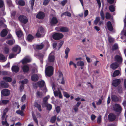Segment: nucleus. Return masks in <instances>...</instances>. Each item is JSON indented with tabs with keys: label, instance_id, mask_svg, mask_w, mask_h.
I'll return each mask as SVG.
<instances>
[{
	"label": "nucleus",
	"instance_id": "nucleus-64",
	"mask_svg": "<svg viewBox=\"0 0 126 126\" xmlns=\"http://www.w3.org/2000/svg\"><path fill=\"white\" fill-rule=\"evenodd\" d=\"M84 17H86L87 16L88 14V11L87 10H85L84 12Z\"/></svg>",
	"mask_w": 126,
	"mask_h": 126
},
{
	"label": "nucleus",
	"instance_id": "nucleus-50",
	"mask_svg": "<svg viewBox=\"0 0 126 126\" xmlns=\"http://www.w3.org/2000/svg\"><path fill=\"white\" fill-rule=\"evenodd\" d=\"M32 116H33V119L34 121H35V122L37 124V125H38V121L37 120L36 117L34 115H33V114H32Z\"/></svg>",
	"mask_w": 126,
	"mask_h": 126
},
{
	"label": "nucleus",
	"instance_id": "nucleus-37",
	"mask_svg": "<svg viewBox=\"0 0 126 126\" xmlns=\"http://www.w3.org/2000/svg\"><path fill=\"white\" fill-rule=\"evenodd\" d=\"M38 85L41 87H42L45 84V82L43 80H42L39 81L38 83Z\"/></svg>",
	"mask_w": 126,
	"mask_h": 126
},
{
	"label": "nucleus",
	"instance_id": "nucleus-34",
	"mask_svg": "<svg viewBox=\"0 0 126 126\" xmlns=\"http://www.w3.org/2000/svg\"><path fill=\"white\" fill-rule=\"evenodd\" d=\"M44 47V45L42 44L40 45H37L36 46V48L38 49H41Z\"/></svg>",
	"mask_w": 126,
	"mask_h": 126
},
{
	"label": "nucleus",
	"instance_id": "nucleus-21",
	"mask_svg": "<svg viewBox=\"0 0 126 126\" xmlns=\"http://www.w3.org/2000/svg\"><path fill=\"white\" fill-rule=\"evenodd\" d=\"M118 66V64L115 63L111 64L110 65V67L113 69H115Z\"/></svg>",
	"mask_w": 126,
	"mask_h": 126
},
{
	"label": "nucleus",
	"instance_id": "nucleus-1",
	"mask_svg": "<svg viewBox=\"0 0 126 126\" xmlns=\"http://www.w3.org/2000/svg\"><path fill=\"white\" fill-rule=\"evenodd\" d=\"M53 67L51 66H49L46 68L45 73L47 76L50 77L53 74Z\"/></svg>",
	"mask_w": 126,
	"mask_h": 126
},
{
	"label": "nucleus",
	"instance_id": "nucleus-18",
	"mask_svg": "<svg viewBox=\"0 0 126 126\" xmlns=\"http://www.w3.org/2000/svg\"><path fill=\"white\" fill-rule=\"evenodd\" d=\"M16 34L17 36L19 39L21 38H22L23 37V34L22 32L20 31H19L16 32Z\"/></svg>",
	"mask_w": 126,
	"mask_h": 126
},
{
	"label": "nucleus",
	"instance_id": "nucleus-38",
	"mask_svg": "<svg viewBox=\"0 0 126 126\" xmlns=\"http://www.w3.org/2000/svg\"><path fill=\"white\" fill-rule=\"evenodd\" d=\"M77 64L78 66H83L84 65V63L83 61H79L77 62Z\"/></svg>",
	"mask_w": 126,
	"mask_h": 126
},
{
	"label": "nucleus",
	"instance_id": "nucleus-58",
	"mask_svg": "<svg viewBox=\"0 0 126 126\" xmlns=\"http://www.w3.org/2000/svg\"><path fill=\"white\" fill-rule=\"evenodd\" d=\"M67 1V0H64L61 2V4L63 6H64L66 3Z\"/></svg>",
	"mask_w": 126,
	"mask_h": 126
},
{
	"label": "nucleus",
	"instance_id": "nucleus-22",
	"mask_svg": "<svg viewBox=\"0 0 126 126\" xmlns=\"http://www.w3.org/2000/svg\"><path fill=\"white\" fill-rule=\"evenodd\" d=\"M38 79V77L37 75L34 74L31 77V79L33 81H36Z\"/></svg>",
	"mask_w": 126,
	"mask_h": 126
},
{
	"label": "nucleus",
	"instance_id": "nucleus-24",
	"mask_svg": "<svg viewBox=\"0 0 126 126\" xmlns=\"http://www.w3.org/2000/svg\"><path fill=\"white\" fill-rule=\"evenodd\" d=\"M22 69L24 72H27L29 71V68L27 65H24L22 67Z\"/></svg>",
	"mask_w": 126,
	"mask_h": 126
},
{
	"label": "nucleus",
	"instance_id": "nucleus-7",
	"mask_svg": "<svg viewBox=\"0 0 126 126\" xmlns=\"http://www.w3.org/2000/svg\"><path fill=\"white\" fill-rule=\"evenodd\" d=\"M55 60V57L53 53L51 52L49 55L48 60V62L50 63H53L54 62Z\"/></svg>",
	"mask_w": 126,
	"mask_h": 126
},
{
	"label": "nucleus",
	"instance_id": "nucleus-53",
	"mask_svg": "<svg viewBox=\"0 0 126 126\" xmlns=\"http://www.w3.org/2000/svg\"><path fill=\"white\" fill-rule=\"evenodd\" d=\"M55 110L57 113H59L60 110V107L57 106L55 108Z\"/></svg>",
	"mask_w": 126,
	"mask_h": 126
},
{
	"label": "nucleus",
	"instance_id": "nucleus-62",
	"mask_svg": "<svg viewBox=\"0 0 126 126\" xmlns=\"http://www.w3.org/2000/svg\"><path fill=\"white\" fill-rule=\"evenodd\" d=\"M35 0H32L31 2V7L32 9H33L34 5Z\"/></svg>",
	"mask_w": 126,
	"mask_h": 126
},
{
	"label": "nucleus",
	"instance_id": "nucleus-11",
	"mask_svg": "<svg viewBox=\"0 0 126 126\" xmlns=\"http://www.w3.org/2000/svg\"><path fill=\"white\" fill-rule=\"evenodd\" d=\"M13 51L16 52V54H18L20 52L21 49L20 47L16 45L12 49Z\"/></svg>",
	"mask_w": 126,
	"mask_h": 126
},
{
	"label": "nucleus",
	"instance_id": "nucleus-52",
	"mask_svg": "<svg viewBox=\"0 0 126 126\" xmlns=\"http://www.w3.org/2000/svg\"><path fill=\"white\" fill-rule=\"evenodd\" d=\"M110 15L109 13H107L106 14V18L107 19H109L110 17Z\"/></svg>",
	"mask_w": 126,
	"mask_h": 126
},
{
	"label": "nucleus",
	"instance_id": "nucleus-15",
	"mask_svg": "<svg viewBox=\"0 0 126 126\" xmlns=\"http://www.w3.org/2000/svg\"><path fill=\"white\" fill-rule=\"evenodd\" d=\"M44 16V13L42 12H39L36 16L37 18L41 19H43Z\"/></svg>",
	"mask_w": 126,
	"mask_h": 126
},
{
	"label": "nucleus",
	"instance_id": "nucleus-49",
	"mask_svg": "<svg viewBox=\"0 0 126 126\" xmlns=\"http://www.w3.org/2000/svg\"><path fill=\"white\" fill-rule=\"evenodd\" d=\"M9 50L8 48L5 47L4 49L3 52L6 54H7L8 53Z\"/></svg>",
	"mask_w": 126,
	"mask_h": 126
},
{
	"label": "nucleus",
	"instance_id": "nucleus-13",
	"mask_svg": "<svg viewBox=\"0 0 126 126\" xmlns=\"http://www.w3.org/2000/svg\"><path fill=\"white\" fill-rule=\"evenodd\" d=\"M31 61V58L29 56H26L25 57L22 61L23 64L25 63L30 62Z\"/></svg>",
	"mask_w": 126,
	"mask_h": 126
},
{
	"label": "nucleus",
	"instance_id": "nucleus-61",
	"mask_svg": "<svg viewBox=\"0 0 126 126\" xmlns=\"http://www.w3.org/2000/svg\"><path fill=\"white\" fill-rule=\"evenodd\" d=\"M4 5V2L2 0H0V8L2 7Z\"/></svg>",
	"mask_w": 126,
	"mask_h": 126
},
{
	"label": "nucleus",
	"instance_id": "nucleus-25",
	"mask_svg": "<svg viewBox=\"0 0 126 126\" xmlns=\"http://www.w3.org/2000/svg\"><path fill=\"white\" fill-rule=\"evenodd\" d=\"M111 99L112 101L115 102L118 101L119 100V98L116 96L114 95H112Z\"/></svg>",
	"mask_w": 126,
	"mask_h": 126
},
{
	"label": "nucleus",
	"instance_id": "nucleus-19",
	"mask_svg": "<svg viewBox=\"0 0 126 126\" xmlns=\"http://www.w3.org/2000/svg\"><path fill=\"white\" fill-rule=\"evenodd\" d=\"M107 25L108 30L110 31H112L113 30V27L111 22L109 21L107 22Z\"/></svg>",
	"mask_w": 126,
	"mask_h": 126
},
{
	"label": "nucleus",
	"instance_id": "nucleus-39",
	"mask_svg": "<svg viewBox=\"0 0 126 126\" xmlns=\"http://www.w3.org/2000/svg\"><path fill=\"white\" fill-rule=\"evenodd\" d=\"M23 112V110H19L16 111V112L17 114H19L21 116H23L24 115Z\"/></svg>",
	"mask_w": 126,
	"mask_h": 126
},
{
	"label": "nucleus",
	"instance_id": "nucleus-27",
	"mask_svg": "<svg viewBox=\"0 0 126 126\" xmlns=\"http://www.w3.org/2000/svg\"><path fill=\"white\" fill-rule=\"evenodd\" d=\"M50 96L48 95L47 96L45 97L43 99V104L44 105H46L47 103V101L48 99L49 98Z\"/></svg>",
	"mask_w": 126,
	"mask_h": 126
},
{
	"label": "nucleus",
	"instance_id": "nucleus-5",
	"mask_svg": "<svg viewBox=\"0 0 126 126\" xmlns=\"http://www.w3.org/2000/svg\"><path fill=\"white\" fill-rule=\"evenodd\" d=\"M63 36V35L61 33H57L53 35V38L56 40H58L62 38Z\"/></svg>",
	"mask_w": 126,
	"mask_h": 126
},
{
	"label": "nucleus",
	"instance_id": "nucleus-35",
	"mask_svg": "<svg viewBox=\"0 0 126 126\" xmlns=\"http://www.w3.org/2000/svg\"><path fill=\"white\" fill-rule=\"evenodd\" d=\"M34 106L35 107L37 108L39 111H41L42 110L41 109L40 105L38 104L37 102H36L34 103Z\"/></svg>",
	"mask_w": 126,
	"mask_h": 126
},
{
	"label": "nucleus",
	"instance_id": "nucleus-6",
	"mask_svg": "<svg viewBox=\"0 0 126 126\" xmlns=\"http://www.w3.org/2000/svg\"><path fill=\"white\" fill-rule=\"evenodd\" d=\"M18 19L21 22L24 24L26 23L28 21L27 17L22 15L18 17Z\"/></svg>",
	"mask_w": 126,
	"mask_h": 126
},
{
	"label": "nucleus",
	"instance_id": "nucleus-44",
	"mask_svg": "<svg viewBox=\"0 0 126 126\" xmlns=\"http://www.w3.org/2000/svg\"><path fill=\"white\" fill-rule=\"evenodd\" d=\"M66 15L69 17H70L71 16V13L70 12H66L62 14L61 16H62V15Z\"/></svg>",
	"mask_w": 126,
	"mask_h": 126
},
{
	"label": "nucleus",
	"instance_id": "nucleus-48",
	"mask_svg": "<svg viewBox=\"0 0 126 126\" xmlns=\"http://www.w3.org/2000/svg\"><path fill=\"white\" fill-rule=\"evenodd\" d=\"M50 0H44L43 2V4L44 5H47Z\"/></svg>",
	"mask_w": 126,
	"mask_h": 126
},
{
	"label": "nucleus",
	"instance_id": "nucleus-60",
	"mask_svg": "<svg viewBox=\"0 0 126 126\" xmlns=\"http://www.w3.org/2000/svg\"><path fill=\"white\" fill-rule=\"evenodd\" d=\"M8 74V72L6 71H2L1 72V74L3 75H6Z\"/></svg>",
	"mask_w": 126,
	"mask_h": 126
},
{
	"label": "nucleus",
	"instance_id": "nucleus-43",
	"mask_svg": "<svg viewBox=\"0 0 126 126\" xmlns=\"http://www.w3.org/2000/svg\"><path fill=\"white\" fill-rule=\"evenodd\" d=\"M45 106L47 108V109L49 110H50L52 108V106L51 105L49 104H47L46 105H45Z\"/></svg>",
	"mask_w": 126,
	"mask_h": 126
},
{
	"label": "nucleus",
	"instance_id": "nucleus-12",
	"mask_svg": "<svg viewBox=\"0 0 126 126\" xmlns=\"http://www.w3.org/2000/svg\"><path fill=\"white\" fill-rule=\"evenodd\" d=\"M121 80L120 79H117L113 80L112 84L113 86L116 87L120 83Z\"/></svg>",
	"mask_w": 126,
	"mask_h": 126
},
{
	"label": "nucleus",
	"instance_id": "nucleus-9",
	"mask_svg": "<svg viewBox=\"0 0 126 126\" xmlns=\"http://www.w3.org/2000/svg\"><path fill=\"white\" fill-rule=\"evenodd\" d=\"M58 22V20L57 18L54 17H53L51 19L50 21V25L52 26H54Z\"/></svg>",
	"mask_w": 126,
	"mask_h": 126
},
{
	"label": "nucleus",
	"instance_id": "nucleus-40",
	"mask_svg": "<svg viewBox=\"0 0 126 126\" xmlns=\"http://www.w3.org/2000/svg\"><path fill=\"white\" fill-rule=\"evenodd\" d=\"M18 3L20 5L23 6L25 5V3L24 1L22 0H20L18 1Z\"/></svg>",
	"mask_w": 126,
	"mask_h": 126
},
{
	"label": "nucleus",
	"instance_id": "nucleus-30",
	"mask_svg": "<svg viewBox=\"0 0 126 126\" xmlns=\"http://www.w3.org/2000/svg\"><path fill=\"white\" fill-rule=\"evenodd\" d=\"M15 40L13 39L12 40H9L7 41L6 43L10 45H13L15 43Z\"/></svg>",
	"mask_w": 126,
	"mask_h": 126
},
{
	"label": "nucleus",
	"instance_id": "nucleus-33",
	"mask_svg": "<svg viewBox=\"0 0 126 126\" xmlns=\"http://www.w3.org/2000/svg\"><path fill=\"white\" fill-rule=\"evenodd\" d=\"M120 74V72L119 70H116L113 73L112 76L115 77L118 76Z\"/></svg>",
	"mask_w": 126,
	"mask_h": 126
},
{
	"label": "nucleus",
	"instance_id": "nucleus-47",
	"mask_svg": "<svg viewBox=\"0 0 126 126\" xmlns=\"http://www.w3.org/2000/svg\"><path fill=\"white\" fill-rule=\"evenodd\" d=\"M109 9L111 12H113L114 11V7L113 5H110L109 7Z\"/></svg>",
	"mask_w": 126,
	"mask_h": 126
},
{
	"label": "nucleus",
	"instance_id": "nucleus-4",
	"mask_svg": "<svg viewBox=\"0 0 126 126\" xmlns=\"http://www.w3.org/2000/svg\"><path fill=\"white\" fill-rule=\"evenodd\" d=\"M52 88L53 90L54 91V93L55 96L56 97L59 95L60 98H62V96L61 93L59 89H58L57 91H55V90L56 89V86L54 85L53 86Z\"/></svg>",
	"mask_w": 126,
	"mask_h": 126
},
{
	"label": "nucleus",
	"instance_id": "nucleus-23",
	"mask_svg": "<svg viewBox=\"0 0 126 126\" xmlns=\"http://www.w3.org/2000/svg\"><path fill=\"white\" fill-rule=\"evenodd\" d=\"M7 31L5 29H3L1 32V36L2 37H5L7 35Z\"/></svg>",
	"mask_w": 126,
	"mask_h": 126
},
{
	"label": "nucleus",
	"instance_id": "nucleus-16",
	"mask_svg": "<svg viewBox=\"0 0 126 126\" xmlns=\"http://www.w3.org/2000/svg\"><path fill=\"white\" fill-rule=\"evenodd\" d=\"M115 115L113 114L110 113L108 115L109 119L110 121H113L115 120Z\"/></svg>",
	"mask_w": 126,
	"mask_h": 126
},
{
	"label": "nucleus",
	"instance_id": "nucleus-41",
	"mask_svg": "<svg viewBox=\"0 0 126 126\" xmlns=\"http://www.w3.org/2000/svg\"><path fill=\"white\" fill-rule=\"evenodd\" d=\"M1 86L2 87L6 88L8 87L9 86L8 83H7L5 82L4 83H1Z\"/></svg>",
	"mask_w": 126,
	"mask_h": 126
},
{
	"label": "nucleus",
	"instance_id": "nucleus-63",
	"mask_svg": "<svg viewBox=\"0 0 126 126\" xmlns=\"http://www.w3.org/2000/svg\"><path fill=\"white\" fill-rule=\"evenodd\" d=\"M70 51V50L69 48L68 47L66 48L65 50V54H68V53Z\"/></svg>",
	"mask_w": 126,
	"mask_h": 126
},
{
	"label": "nucleus",
	"instance_id": "nucleus-14",
	"mask_svg": "<svg viewBox=\"0 0 126 126\" xmlns=\"http://www.w3.org/2000/svg\"><path fill=\"white\" fill-rule=\"evenodd\" d=\"M55 29L58 31H60L63 32H68V28L65 27H62L61 28H56Z\"/></svg>",
	"mask_w": 126,
	"mask_h": 126
},
{
	"label": "nucleus",
	"instance_id": "nucleus-20",
	"mask_svg": "<svg viewBox=\"0 0 126 126\" xmlns=\"http://www.w3.org/2000/svg\"><path fill=\"white\" fill-rule=\"evenodd\" d=\"M115 59L116 61L119 63H121L122 61V57L118 55H116L115 56Z\"/></svg>",
	"mask_w": 126,
	"mask_h": 126
},
{
	"label": "nucleus",
	"instance_id": "nucleus-31",
	"mask_svg": "<svg viewBox=\"0 0 126 126\" xmlns=\"http://www.w3.org/2000/svg\"><path fill=\"white\" fill-rule=\"evenodd\" d=\"M6 60V58L2 54H0V60L2 61L3 62L5 61Z\"/></svg>",
	"mask_w": 126,
	"mask_h": 126
},
{
	"label": "nucleus",
	"instance_id": "nucleus-29",
	"mask_svg": "<svg viewBox=\"0 0 126 126\" xmlns=\"http://www.w3.org/2000/svg\"><path fill=\"white\" fill-rule=\"evenodd\" d=\"M1 123L2 125L5 126H9V125L7 122L6 118L5 119L4 121L2 120L1 121Z\"/></svg>",
	"mask_w": 126,
	"mask_h": 126
},
{
	"label": "nucleus",
	"instance_id": "nucleus-54",
	"mask_svg": "<svg viewBox=\"0 0 126 126\" xmlns=\"http://www.w3.org/2000/svg\"><path fill=\"white\" fill-rule=\"evenodd\" d=\"M28 82V80L27 79H24L22 81H21V83L23 85V84H26Z\"/></svg>",
	"mask_w": 126,
	"mask_h": 126
},
{
	"label": "nucleus",
	"instance_id": "nucleus-10",
	"mask_svg": "<svg viewBox=\"0 0 126 126\" xmlns=\"http://www.w3.org/2000/svg\"><path fill=\"white\" fill-rule=\"evenodd\" d=\"M2 94L4 96H7L9 95L10 94V91L7 89H4L2 90L1 92Z\"/></svg>",
	"mask_w": 126,
	"mask_h": 126
},
{
	"label": "nucleus",
	"instance_id": "nucleus-26",
	"mask_svg": "<svg viewBox=\"0 0 126 126\" xmlns=\"http://www.w3.org/2000/svg\"><path fill=\"white\" fill-rule=\"evenodd\" d=\"M44 95V94L42 92L39 91H37L36 93V96L38 97H41Z\"/></svg>",
	"mask_w": 126,
	"mask_h": 126
},
{
	"label": "nucleus",
	"instance_id": "nucleus-56",
	"mask_svg": "<svg viewBox=\"0 0 126 126\" xmlns=\"http://www.w3.org/2000/svg\"><path fill=\"white\" fill-rule=\"evenodd\" d=\"M73 65L75 68H77V66L76 64L74 63L72 61H70L69 63V65Z\"/></svg>",
	"mask_w": 126,
	"mask_h": 126
},
{
	"label": "nucleus",
	"instance_id": "nucleus-28",
	"mask_svg": "<svg viewBox=\"0 0 126 126\" xmlns=\"http://www.w3.org/2000/svg\"><path fill=\"white\" fill-rule=\"evenodd\" d=\"M3 79L5 81L11 82L12 80V79L10 77H5L3 78Z\"/></svg>",
	"mask_w": 126,
	"mask_h": 126
},
{
	"label": "nucleus",
	"instance_id": "nucleus-17",
	"mask_svg": "<svg viewBox=\"0 0 126 126\" xmlns=\"http://www.w3.org/2000/svg\"><path fill=\"white\" fill-rule=\"evenodd\" d=\"M12 71L16 73H17L19 71V68L17 66L14 65L12 67Z\"/></svg>",
	"mask_w": 126,
	"mask_h": 126
},
{
	"label": "nucleus",
	"instance_id": "nucleus-45",
	"mask_svg": "<svg viewBox=\"0 0 126 126\" xmlns=\"http://www.w3.org/2000/svg\"><path fill=\"white\" fill-rule=\"evenodd\" d=\"M9 101V100H2V104L4 105L8 103Z\"/></svg>",
	"mask_w": 126,
	"mask_h": 126
},
{
	"label": "nucleus",
	"instance_id": "nucleus-36",
	"mask_svg": "<svg viewBox=\"0 0 126 126\" xmlns=\"http://www.w3.org/2000/svg\"><path fill=\"white\" fill-rule=\"evenodd\" d=\"M100 17H96L94 21V24L95 25H97L98 22L100 21Z\"/></svg>",
	"mask_w": 126,
	"mask_h": 126
},
{
	"label": "nucleus",
	"instance_id": "nucleus-51",
	"mask_svg": "<svg viewBox=\"0 0 126 126\" xmlns=\"http://www.w3.org/2000/svg\"><path fill=\"white\" fill-rule=\"evenodd\" d=\"M16 54L13 53L9 55V58L10 59H11L14 58L16 57Z\"/></svg>",
	"mask_w": 126,
	"mask_h": 126
},
{
	"label": "nucleus",
	"instance_id": "nucleus-3",
	"mask_svg": "<svg viewBox=\"0 0 126 126\" xmlns=\"http://www.w3.org/2000/svg\"><path fill=\"white\" fill-rule=\"evenodd\" d=\"M58 74V76L57 80L58 82L60 83L64 84L65 83V81L62 72L60 71H59Z\"/></svg>",
	"mask_w": 126,
	"mask_h": 126
},
{
	"label": "nucleus",
	"instance_id": "nucleus-46",
	"mask_svg": "<svg viewBox=\"0 0 126 126\" xmlns=\"http://www.w3.org/2000/svg\"><path fill=\"white\" fill-rule=\"evenodd\" d=\"M100 15L101 17V19L102 20L104 19L105 18V16L104 13L102 10H101L100 12Z\"/></svg>",
	"mask_w": 126,
	"mask_h": 126
},
{
	"label": "nucleus",
	"instance_id": "nucleus-2",
	"mask_svg": "<svg viewBox=\"0 0 126 126\" xmlns=\"http://www.w3.org/2000/svg\"><path fill=\"white\" fill-rule=\"evenodd\" d=\"M45 32L43 28L42 27H40L38 29L36 36L37 37H43L45 34Z\"/></svg>",
	"mask_w": 126,
	"mask_h": 126
},
{
	"label": "nucleus",
	"instance_id": "nucleus-32",
	"mask_svg": "<svg viewBox=\"0 0 126 126\" xmlns=\"http://www.w3.org/2000/svg\"><path fill=\"white\" fill-rule=\"evenodd\" d=\"M33 37L31 34H29L27 37V40L29 42L32 41V40L33 39Z\"/></svg>",
	"mask_w": 126,
	"mask_h": 126
},
{
	"label": "nucleus",
	"instance_id": "nucleus-57",
	"mask_svg": "<svg viewBox=\"0 0 126 126\" xmlns=\"http://www.w3.org/2000/svg\"><path fill=\"white\" fill-rule=\"evenodd\" d=\"M26 98V95L25 94H24L22 97L21 101L23 102L25 100Z\"/></svg>",
	"mask_w": 126,
	"mask_h": 126
},
{
	"label": "nucleus",
	"instance_id": "nucleus-55",
	"mask_svg": "<svg viewBox=\"0 0 126 126\" xmlns=\"http://www.w3.org/2000/svg\"><path fill=\"white\" fill-rule=\"evenodd\" d=\"M101 116H99L97 118V122L98 123H100L101 122Z\"/></svg>",
	"mask_w": 126,
	"mask_h": 126
},
{
	"label": "nucleus",
	"instance_id": "nucleus-42",
	"mask_svg": "<svg viewBox=\"0 0 126 126\" xmlns=\"http://www.w3.org/2000/svg\"><path fill=\"white\" fill-rule=\"evenodd\" d=\"M56 118V116H54L52 117L50 119V122L52 123H54L55 121Z\"/></svg>",
	"mask_w": 126,
	"mask_h": 126
},
{
	"label": "nucleus",
	"instance_id": "nucleus-8",
	"mask_svg": "<svg viewBox=\"0 0 126 126\" xmlns=\"http://www.w3.org/2000/svg\"><path fill=\"white\" fill-rule=\"evenodd\" d=\"M113 107L114 110L116 111L119 112L121 110V107L119 104H115L113 105Z\"/></svg>",
	"mask_w": 126,
	"mask_h": 126
},
{
	"label": "nucleus",
	"instance_id": "nucleus-59",
	"mask_svg": "<svg viewBox=\"0 0 126 126\" xmlns=\"http://www.w3.org/2000/svg\"><path fill=\"white\" fill-rule=\"evenodd\" d=\"M63 94L64 96L67 98H68L70 97L69 95L67 93L64 92Z\"/></svg>",
	"mask_w": 126,
	"mask_h": 126
}]
</instances>
